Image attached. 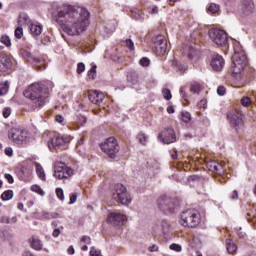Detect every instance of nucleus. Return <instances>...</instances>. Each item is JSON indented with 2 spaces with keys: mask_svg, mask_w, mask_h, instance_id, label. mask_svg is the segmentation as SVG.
Masks as SVG:
<instances>
[{
  "mask_svg": "<svg viewBox=\"0 0 256 256\" xmlns=\"http://www.w3.org/2000/svg\"><path fill=\"white\" fill-rule=\"evenodd\" d=\"M56 17L67 35H81L89 27V11L85 8L62 6L57 9Z\"/></svg>",
  "mask_w": 256,
  "mask_h": 256,
  "instance_id": "f257e3e1",
  "label": "nucleus"
},
{
  "mask_svg": "<svg viewBox=\"0 0 256 256\" xmlns=\"http://www.w3.org/2000/svg\"><path fill=\"white\" fill-rule=\"evenodd\" d=\"M23 95L26 99H30L35 107H43L49 97V89L43 84L35 83L30 85L28 89L23 92Z\"/></svg>",
  "mask_w": 256,
  "mask_h": 256,
  "instance_id": "f03ea898",
  "label": "nucleus"
},
{
  "mask_svg": "<svg viewBox=\"0 0 256 256\" xmlns=\"http://www.w3.org/2000/svg\"><path fill=\"white\" fill-rule=\"evenodd\" d=\"M232 63H233V73L235 75H238V73H241L247 67V54H245V50H243V47L239 45V43H236L234 46V55L232 57Z\"/></svg>",
  "mask_w": 256,
  "mask_h": 256,
  "instance_id": "7ed1b4c3",
  "label": "nucleus"
},
{
  "mask_svg": "<svg viewBox=\"0 0 256 256\" xmlns=\"http://www.w3.org/2000/svg\"><path fill=\"white\" fill-rule=\"evenodd\" d=\"M179 223L182 227H197L201 223V214L195 209L185 210L180 214Z\"/></svg>",
  "mask_w": 256,
  "mask_h": 256,
  "instance_id": "20e7f679",
  "label": "nucleus"
},
{
  "mask_svg": "<svg viewBox=\"0 0 256 256\" xmlns=\"http://www.w3.org/2000/svg\"><path fill=\"white\" fill-rule=\"evenodd\" d=\"M230 127L235 131V133H238V135H241V133H245V122H243V113L239 110H233L230 111L227 114Z\"/></svg>",
  "mask_w": 256,
  "mask_h": 256,
  "instance_id": "39448f33",
  "label": "nucleus"
},
{
  "mask_svg": "<svg viewBox=\"0 0 256 256\" xmlns=\"http://www.w3.org/2000/svg\"><path fill=\"white\" fill-rule=\"evenodd\" d=\"M8 137L15 145H24L29 141V132L22 128H12L8 133Z\"/></svg>",
  "mask_w": 256,
  "mask_h": 256,
  "instance_id": "423d86ee",
  "label": "nucleus"
},
{
  "mask_svg": "<svg viewBox=\"0 0 256 256\" xmlns=\"http://www.w3.org/2000/svg\"><path fill=\"white\" fill-rule=\"evenodd\" d=\"M112 197L122 205H129L131 203V195H129L127 188L123 184H116L114 186Z\"/></svg>",
  "mask_w": 256,
  "mask_h": 256,
  "instance_id": "0eeeda50",
  "label": "nucleus"
},
{
  "mask_svg": "<svg viewBox=\"0 0 256 256\" xmlns=\"http://www.w3.org/2000/svg\"><path fill=\"white\" fill-rule=\"evenodd\" d=\"M100 148L110 159H115V155L119 153V145L117 144V139L115 137H110L106 139L102 144H100Z\"/></svg>",
  "mask_w": 256,
  "mask_h": 256,
  "instance_id": "6e6552de",
  "label": "nucleus"
},
{
  "mask_svg": "<svg viewBox=\"0 0 256 256\" xmlns=\"http://www.w3.org/2000/svg\"><path fill=\"white\" fill-rule=\"evenodd\" d=\"M72 175L73 169L68 167L66 163L56 162L54 164V177L56 179H69V177H72Z\"/></svg>",
  "mask_w": 256,
  "mask_h": 256,
  "instance_id": "1a4fd4ad",
  "label": "nucleus"
},
{
  "mask_svg": "<svg viewBox=\"0 0 256 256\" xmlns=\"http://www.w3.org/2000/svg\"><path fill=\"white\" fill-rule=\"evenodd\" d=\"M208 35L211 41H213V43H215V45H217L218 47H223L224 45H227V33L225 32V30L210 29Z\"/></svg>",
  "mask_w": 256,
  "mask_h": 256,
  "instance_id": "9d476101",
  "label": "nucleus"
},
{
  "mask_svg": "<svg viewBox=\"0 0 256 256\" xmlns=\"http://www.w3.org/2000/svg\"><path fill=\"white\" fill-rule=\"evenodd\" d=\"M71 141V136L57 135L48 141V148L50 151L57 149H65V145Z\"/></svg>",
  "mask_w": 256,
  "mask_h": 256,
  "instance_id": "9b49d317",
  "label": "nucleus"
},
{
  "mask_svg": "<svg viewBox=\"0 0 256 256\" xmlns=\"http://www.w3.org/2000/svg\"><path fill=\"white\" fill-rule=\"evenodd\" d=\"M153 51L156 52L157 55H165L167 52V39L165 36L158 35L153 38Z\"/></svg>",
  "mask_w": 256,
  "mask_h": 256,
  "instance_id": "f8f14e48",
  "label": "nucleus"
},
{
  "mask_svg": "<svg viewBox=\"0 0 256 256\" xmlns=\"http://www.w3.org/2000/svg\"><path fill=\"white\" fill-rule=\"evenodd\" d=\"M159 141L165 145L175 143L177 137L175 136V130L172 127L164 129L158 136Z\"/></svg>",
  "mask_w": 256,
  "mask_h": 256,
  "instance_id": "ddd939ff",
  "label": "nucleus"
},
{
  "mask_svg": "<svg viewBox=\"0 0 256 256\" xmlns=\"http://www.w3.org/2000/svg\"><path fill=\"white\" fill-rule=\"evenodd\" d=\"M108 223L113 225L114 227H120L121 225H125V221H127V216L117 212H111L107 217Z\"/></svg>",
  "mask_w": 256,
  "mask_h": 256,
  "instance_id": "4468645a",
  "label": "nucleus"
},
{
  "mask_svg": "<svg viewBox=\"0 0 256 256\" xmlns=\"http://www.w3.org/2000/svg\"><path fill=\"white\" fill-rule=\"evenodd\" d=\"M206 167L212 173H218V175H223L225 173V163H219L215 160L208 161Z\"/></svg>",
  "mask_w": 256,
  "mask_h": 256,
  "instance_id": "2eb2a0df",
  "label": "nucleus"
},
{
  "mask_svg": "<svg viewBox=\"0 0 256 256\" xmlns=\"http://www.w3.org/2000/svg\"><path fill=\"white\" fill-rule=\"evenodd\" d=\"M18 177L21 181H25V183H29V181L33 179V169L31 167L23 166L18 171Z\"/></svg>",
  "mask_w": 256,
  "mask_h": 256,
  "instance_id": "dca6fc26",
  "label": "nucleus"
},
{
  "mask_svg": "<svg viewBox=\"0 0 256 256\" xmlns=\"http://www.w3.org/2000/svg\"><path fill=\"white\" fill-rule=\"evenodd\" d=\"M88 98L89 101H91V103H93L94 105H99L103 103V99H105V94H103V92L101 91L91 90L88 93Z\"/></svg>",
  "mask_w": 256,
  "mask_h": 256,
  "instance_id": "f3484780",
  "label": "nucleus"
},
{
  "mask_svg": "<svg viewBox=\"0 0 256 256\" xmlns=\"http://www.w3.org/2000/svg\"><path fill=\"white\" fill-rule=\"evenodd\" d=\"M13 67V62L11 61V57L8 55H1L0 56V73H5L9 71Z\"/></svg>",
  "mask_w": 256,
  "mask_h": 256,
  "instance_id": "a211bd4d",
  "label": "nucleus"
},
{
  "mask_svg": "<svg viewBox=\"0 0 256 256\" xmlns=\"http://www.w3.org/2000/svg\"><path fill=\"white\" fill-rule=\"evenodd\" d=\"M210 65L214 71H221L225 65V60L223 59V56L217 54L212 57Z\"/></svg>",
  "mask_w": 256,
  "mask_h": 256,
  "instance_id": "6ab92c4d",
  "label": "nucleus"
},
{
  "mask_svg": "<svg viewBox=\"0 0 256 256\" xmlns=\"http://www.w3.org/2000/svg\"><path fill=\"white\" fill-rule=\"evenodd\" d=\"M29 243L32 249H34L35 251H41V249H43V243L37 236H32L29 239Z\"/></svg>",
  "mask_w": 256,
  "mask_h": 256,
  "instance_id": "aec40b11",
  "label": "nucleus"
},
{
  "mask_svg": "<svg viewBox=\"0 0 256 256\" xmlns=\"http://www.w3.org/2000/svg\"><path fill=\"white\" fill-rule=\"evenodd\" d=\"M29 29L33 37H39V35H41V33L43 32V27L35 23H31L29 25Z\"/></svg>",
  "mask_w": 256,
  "mask_h": 256,
  "instance_id": "412c9836",
  "label": "nucleus"
},
{
  "mask_svg": "<svg viewBox=\"0 0 256 256\" xmlns=\"http://www.w3.org/2000/svg\"><path fill=\"white\" fill-rule=\"evenodd\" d=\"M244 13L246 15H251V13L254 11L255 9V4H253V1L251 0H245L244 3Z\"/></svg>",
  "mask_w": 256,
  "mask_h": 256,
  "instance_id": "4be33fe9",
  "label": "nucleus"
},
{
  "mask_svg": "<svg viewBox=\"0 0 256 256\" xmlns=\"http://www.w3.org/2000/svg\"><path fill=\"white\" fill-rule=\"evenodd\" d=\"M34 165L36 169V174L39 177V179L41 181H45L46 176H45V170L43 169V166H41V164H39L38 162H35Z\"/></svg>",
  "mask_w": 256,
  "mask_h": 256,
  "instance_id": "5701e85b",
  "label": "nucleus"
},
{
  "mask_svg": "<svg viewBox=\"0 0 256 256\" xmlns=\"http://www.w3.org/2000/svg\"><path fill=\"white\" fill-rule=\"evenodd\" d=\"M226 249L230 255H233V253H237V244L233 242V240H226Z\"/></svg>",
  "mask_w": 256,
  "mask_h": 256,
  "instance_id": "b1692460",
  "label": "nucleus"
},
{
  "mask_svg": "<svg viewBox=\"0 0 256 256\" xmlns=\"http://www.w3.org/2000/svg\"><path fill=\"white\" fill-rule=\"evenodd\" d=\"M8 91H9V81L0 83V97H3V95H7Z\"/></svg>",
  "mask_w": 256,
  "mask_h": 256,
  "instance_id": "393cba45",
  "label": "nucleus"
},
{
  "mask_svg": "<svg viewBox=\"0 0 256 256\" xmlns=\"http://www.w3.org/2000/svg\"><path fill=\"white\" fill-rule=\"evenodd\" d=\"M13 190H6L2 193L1 199L2 201H11L13 199Z\"/></svg>",
  "mask_w": 256,
  "mask_h": 256,
  "instance_id": "a878e982",
  "label": "nucleus"
},
{
  "mask_svg": "<svg viewBox=\"0 0 256 256\" xmlns=\"http://www.w3.org/2000/svg\"><path fill=\"white\" fill-rule=\"evenodd\" d=\"M0 43H2V45H5V47H11V38L7 36V34H3L0 37Z\"/></svg>",
  "mask_w": 256,
  "mask_h": 256,
  "instance_id": "bb28decb",
  "label": "nucleus"
},
{
  "mask_svg": "<svg viewBox=\"0 0 256 256\" xmlns=\"http://www.w3.org/2000/svg\"><path fill=\"white\" fill-rule=\"evenodd\" d=\"M131 16L133 17V19H136V21H139V19H143V13L137 8L131 11Z\"/></svg>",
  "mask_w": 256,
  "mask_h": 256,
  "instance_id": "cd10ccee",
  "label": "nucleus"
},
{
  "mask_svg": "<svg viewBox=\"0 0 256 256\" xmlns=\"http://www.w3.org/2000/svg\"><path fill=\"white\" fill-rule=\"evenodd\" d=\"M221 7L216 3H211L208 7L209 13H212V15H215V13H219Z\"/></svg>",
  "mask_w": 256,
  "mask_h": 256,
  "instance_id": "c85d7f7f",
  "label": "nucleus"
},
{
  "mask_svg": "<svg viewBox=\"0 0 256 256\" xmlns=\"http://www.w3.org/2000/svg\"><path fill=\"white\" fill-rule=\"evenodd\" d=\"M190 91L192 93H199L201 91V84H199V82H192L190 85Z\"/></svg>",
  "mask_w": 256,
  "mask_h": 256,
  "instance_id": "c756f323",
  "label": "nucleus"
},
{
  "mask_svg": "<svg viewBox=\"0 0 256 256\" xmlns=\"http://www.w3.org/2000/svg\"><path fill=\"white\" fill-rule=\"evenodd\" d=\"M31 191H33L34 193H38V195H41L42 197L43 195H45V191H43V189H41V186L39 185H32Z\"/></svg>",
  "mask_w": 256,
  "mask_h": 256,
  "instance_id": "7c9ffc66",
  "label": "nucleus"
},
{
  "mask_svg": "<svg viewBox=\"0 0 256 256\" xmlns=\"http://www.w3.org/2000/svg\"><path fill=\"white\" fill-rule=\"evenodd\" d=\"M77 123L78 125H81V127H83V125H85L87 123V118L83 115V114H77Z\"/></svg>",
  "mask_w": 256,
  "mask_h": 256,
  "instance_id": "2f4dec72",
  "label": "nucleus"
},
{
  "mask_svg": "<svg viewBox=\"0 0 256 256\" xmlns=\"http://www.w3.org/2000/svg\"><path fill=\"white\" fill-rule=\"evenodd\" d=\"M240 103L243 107H249V105H251V98L244 96L241 98Z\"/></svg>",
  "mask_w": 256,
  "mask_h": 256,
  "instance_id": "473e14b6",
  "label": "nucleus"
},
{
  "mask_svg": "<svg viewBox=\"0 0 256 256\" xmlns=\"http://www.w3.org/2000/svg\"><path fill=\"white\" fill-rule=\"evenodd\" d=\"M181 120L184 123H189V121H191V114L189 112H182L181 113Z\"/></svg>",
  "mask_w": 256,
  "mask_h": 256,
  "instance_id": "72a5a7b5",
  "label": "nucleus"
},
{
  "mask_svg": "<svg viewBox=\"0 0 256 256\" xmlns=\"http://www.w3.org/2000/svg\"><path fill=\"white\" fill-rule=\"evenodd\" d=\"M162 95L164 97V99H166V101H170V99H172V95H171V90L165 88L162 90Z\"/></svg>",
  "mask_w": 256,
  "mask_h": 256,
  "instance_id": "f704fd0d",
  "label": "nucleus"
},
{
  "mask_svg": "<svg viewBox=\"0 0 256 256\" xmlns=\"http://www.w3.org/2000/svg\"><path fill=\"white\" fill-rule=\"evenodd\" d=\"M54 217H55V215L48 213V212H42L40 215V219H42V221L53 219Z\"/></svg>",
  "mask_w": 256,
  "mask_h": 256,
  "instance_id": "c9c22d12",
  "label": "nucleus"
},
{
  "mask_svg": "<svg viewBox=\"0 0 256 256\" xmlns=\"http://www.w3.org/2000/svg\"><path fill=\"white\" fill-rule=\"evenodd\" d=\"M137 139H138L139 143H141V145H145V143H147V135H145L143 133H139L137 135Z\"/></svg>",
  "mask_w": 256,
  "mask_h": 256,
  "instance_id": "e433bc0d",
  "label": "nucleus"
},
{
  "mask_svg": "<svg viewBox=\"0 0 256 256\" xmlns=\"http://www.w3.org/2000/svg\"><path fill=\"white\" fill-rule=\"evenodd\" d=\"M16 39H21L23 37V28L21 26L17 27L14 31Z\"/></svg>",
  "mask_w": 256,
  "mask_h": 256,
  "instance_id": "4c0bfd02",
  "label": "nucleus"
},
{
  "mask_svg": "<svg viewBox=\"0 0 256 256\" xmlns=\"http://www.w3.org/2000/svg\"><path fill=\"white\" fill-rule=\"evenodd\" d=\"M96 73H97V66H92V68L88 71L89 79H95Z\"/></svg>",
  "mask_w": 256,
  "mask_h": 256,
  "instance_id": "58836bf2",
  "label": "nucleus"
},
{
  "mask_svg": "<svg viewBox=\"0 0 256 256\" xmlns=\"http://www.w3.org/2000/svg\"><path fill=\"white\" fill-rule=\"evenodd\" d=\"M56 195L60 201H65V194L61 188H56Z\"/></svg>",
  "mask_w": 256,
  "mask_h": 256,
  "instance_id": "ea45409f",
  "label": "nucleus"
},
{
  "mask_svg": "<svg viewBox=\"0 0 256 256\" xmlns=\"http://www.w3.org/2000/svg\"><path fill=\"white\" fill-rule=\"evenodd\" d=\"M169 249H171V251H176V253H181L182 250L181 245L175 243L171 244Z\"/></svg>",
  "mask_w": 256,
  "mask_h": 256,
  "instance_id": "a19ab883",
  "label": "nucleus"
},
{
  "mask_svg": "<svg viewBox=\"0 0 256 256\" xmlns=\"http://www.w3.org/2000/svg\"><path fill=\"white\" fill-rule=\"evenodd\" d=\"M150 63H151V61L147 57L140 59L141 67H149Z\"/></svg>",
  "mask_w": 256,
  "mask_h": 256,
  "instance_id": "79ce46f5",
  "label": "nucleus"
},
{
  "mask_svg": "<svg viewBox=\"0 0 256 256\" xmlns=\"http://www.w3.org/2000/svg\"><path fill=\"white\" fill-rule=\"evenodd\" d=\"M126 47L130 49V51L135 50V44L133 43V40L131 39H126Z\"/></svg>",
  "mask_w": 256,
  "mask_h": 256,
  "instance_id": "37998d69",
  "label": "nucleus"
},
{
  "mask_svg": "<svg viewBox=\"0 0 256 256\" xmlns=\"http://www.w3.org/2000/svg\"><path fill=\"white\" fill-rule=\"evenodd\" d=\"M90 256H103V255H101V250H98L96 248H91Z\"/></svg>",
  "mask_w": 256,
  "mask_h": 256,
  "instance_id": "c03bdc74",
  "label": "nucleus"
},
{
  "mask_svg": "<svg viewBox=\"0 0 256 256\" xmlns=\"http://www.w3.org/2000/svg\"><path fill=\"white\" fill-rule=\"evenodd\" d=\"M177 69L178 71H180V73H185V71H187V65L178 63Z\"/></svg>",
  "mask_w": 256,
  "mask_h": 256,
  "instance_id": "a18cd8bd",
  "label": "nucleus"
},
{
  "mask_svg": "<svg viewBox=\"0 0 256 256\" xmlns=\"http://www.w3.org/2000/svg\"><path fill=\"white\" fill-rule=\"evenodd\" d=\"M150 15H158L159 14V7L152 6L149 10Z\"/></svg>",
  "mask_w": 256,
  "mask_h": 256,
  "instance_id": "49530a36",
  "label": "nucleus"
},
{
  "mask_svg": "<svg viewBox=\"0 0 256 256\" xmlns=\"http://www.w3.org/2000/svg\"><path fill=\"white\" fill-rule=\"evenodd\" d=\"M197 105L200 109H207V101L205 99L200 100Z\"/></svg>",
  "mask_w": 256,
  "mask_h": 256,
  "instance_id": "de8ad7c7",
  "label": "nucleus"
},
{
  "mask_svg": "<svg viewBox=\"0 0 256 256\" xmlns=\"http://www.w3.org/2000/svg\"><path fill=\"white\" fill-rule=\"evenodd\" d=\"M55 121H57V123H60L61 125H65V117H63L62 115H56Z\"/></svg>",
  "mask_w": 256,
  "mask_h": 256,
  "instance_id": "09e8293b",
  "label": "nucleus"
},
{
  "mask_svg": "<svg viewBox=\"0 0 256 256\" xmlns=\"http://www.w3.org/2000/svg\"><path fill=\"white\" fill-rule=\"evenodd\" d=\"M83 71H85V64L79 63L78 66H77V73L79 75H81V73H83Z\"/></svg>",
  "mask_w": 256,
  "mask_h": 256,
  "instance_id": "8fccbe9b",
  "label": "nucleus"
},
{
  "mask_svg": "<svg viewBox=\"0 0 256 256\" xmlns=\"http://www.w3.org/2000/svg\"><path fill=\"white\" fill-rule=\"evenodd\" d=\"M74 203H77V193L70 195V202L69 205H73Z\"/></svg>",
  "mask_w": 256,
  "mask_h": 256,
  "instance_id": "3c124183",
  "label": "nucleus"
},
{
  "mask_svg": "<svg viewBox=\"0 0 256 256\" xmlns=\"http://www.w3.org/2000/svg\"><path fill=\"white\" fill-rule=\"evenodd\" d=\"M4 153L5 155H7V157H13V148L11 147L5 148Z\"/></svg>",
  "mask_w": 256,
  "mask_h": 256,
  "instance_id": "603ef678",
  "label": "nucleus"
},
{
  "mask_svg": "<svg viewBox=\"0 0 256 256\" xmlns=\"http://www.w3.org/2000/svg\"><path fill=\"white\" fill-rule=\"evenodd\" d=\"M81 243L84 245H89V243H91V238L89 236H84L81 239Z\"/></svg>",
  "mask_w": 256,
  "mask_h": 256,
  "instance_id": "864d4df0",
  "label": "nucleus"
},
{
  "mask_svg": "<svg viewBox=\"0 0 256 256\" xmlns=\"http://www.w3.org/2000/svg\"><path fill=\"white\" fill-rule=\"evenodd\" d=\"M11 115V108H5L4 111H3V117L5 119L9 118Z\"/></svg>",
  "mask_w": 256,
  "mask_h": 256,
  "instance_id": "5fc2aeb1",
  "label": "nucleus"
},
{
  "mask_svg": "<svg viewBox=\"0 0 256 256\" xmlns=\"http://www.w3.org/2000/svg\"><path fill=\"white\" fill-rule=\"evenodd\" d=\"M217 93L220 96L225 95V86H219L218 89H217Z\"/></svg>",
  "mask_w": 256,
  "mask_h": 256,
  "instance_id": "6e6d98bb",
  "label": "nucleus"
},
{
  "mask_svg": "<svg viewBox=\"0 0 256 256\" xmlns=\"http://www.w3.org/2000/svg\"><path fill=\"white\" fill-rule=\"evenodd\" d=\"M148 250L151 252V253H155V251H159V246L157 245H152L148 248Z\"/></svg>",
  "mask_w": 256,
  "mask_h": 256,
  "instance_id": "4d7b16f0",
  "label": "nucleus"
},
{
  "mask_svg": "<svg viewBox=\"0 0 256 256\" xmlns=\"http://www.w3.org/2000/svg\"><path fill=\"white\" fill-rule=\"evenodd\" d=\"M5 179L8 181V183H13V176L11 174H5L4 175Z\"/></svg>",
  "mask_w": 256,
  "mask_h": 256,
  "instance_id": "13d9d810",
  "label": "nucleus"
},
{
  "mask_svg": "<svg viewBox=\"0 0 256 256\" xmlns=\"http://www.w3.org/2000/svg\"><path fill=\"white\" fill-rule=\"evenodd\" d=\"M231 199H233V200L239 199V192H237V190H234L232 192Z\"/></svg>",
  "mask_w": 256,
  "mask_h": 256,
  "instance_id": "bf43d9fd",
  "label": "nucleus"
},
{
  "mask_svg": "<svg viewBox=\"0 0 256 256\" xmlns=\"http://www.w3.org/2000/svg\"><path fill=\"white\" fill-rule=\"evenodd\" d=\"M188 181L191 183V181H199V176L192 175L188 178Z\"/></svg>",
  "mask_w": 256,
  "mask_h": 256,
  "instance_id": "052dcab7",
  "label": "nucleus"
},
{
  "mask_svg": "<svg viewBox=\"0 0 256 256\" xmlns=\"http://www.w3.org/2000/svg\"><path fill=\"white\" fill-rule=\"evenodd\" d=\"M68 255H74L75 254V248L73 246H70L67 250Z\"/></svg>",
  "mask_w": 256,
  "mask_h": 256,
  "instance_id": "680f3d73",
  "label": "nucleus"
},
{
  "mask_svg": "<svg viewBox=\"0 0 256 256\" xmlns=\"http://www.w3.org/2000/svg\"><path fill=\"white\" fill-rule=\"evenodd\" d=\"M180 95L182 99H187V96L185 95V89L183 87L180 88Z\"/></svg>",
  "mask_w": 256,
  "mask_h": 256,
  "instance_id": "e2e57ef3",
  "label": "nucleus"
},
{
  "mask_svg": "<svg viewBox=\"0 0 256 256\" xmlns=\"http://www.w3.org/2000/svg\"><path fill=\"white\" fill-rule=\"evenodd\" d=\"M170 155L172 159H177V150H173L172 152H170Z\"/></svg>",
  "mask_w": 256,
  "mask_h": 256,
  "instance_id": "0e129e2a",
  "label": "nucleus"
},
{
  "mask_svg": "<svg viewBox=\"0 0 256 256\" xmlns=\"http://www.w3.org/2000/svg\"><path fill=\"white\" fill-rule=\"evenodd\" d=\"M167 113H169V114L175 113V108H173V106H168Z\"/></svg>",
  "mask_w": 256,
  "mask_h": 256,
  "instance_id": "69168bd1",
  "label": "nucleus"
},
{
  "mask_svg": "<svg viewBox=\"0 0 256 256\" xmlns=\"http://www.w3.org/2000/svg\"><path fill=\"white\" fill-rule=\"evenodd\" d=\"M59 235H61V231H59V229H55L53 231V237H58Z\"/></svg>",
  "mask_w": 256,
  "mask_h": 256,
  "instance_id": "338daca9",
  "label": "nucleus"
},
{
  "mask_svg": "<svg viewBox=\"0 0 256 256\" xmlns=\"http://www.w3.org/2000/svg\"><path fill=\"white\" fill-rule=\"evenodd\" d=\"M81 249H82V251H87V249H89V247H87V244L81 243Z\"/></svg>",
  "mask_w": 256,
  "mask_h": 256,
  "instance_id": "774afa93",
  "label": "nucleus"
}]
</instances>
